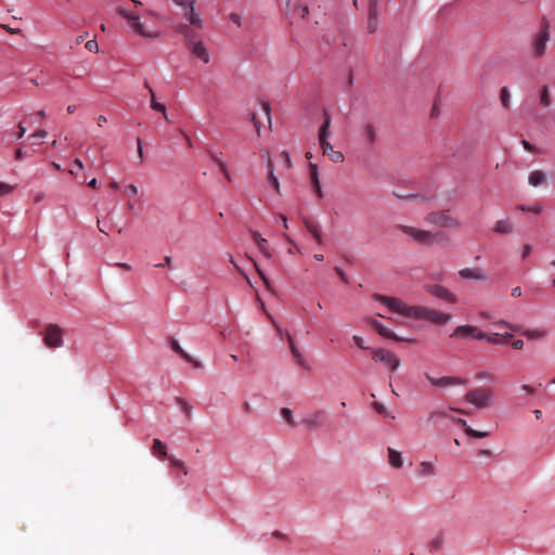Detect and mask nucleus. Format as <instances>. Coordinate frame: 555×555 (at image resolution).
Masks as SVG:
<instances>
[{
  "mask_svg": "<svg viewBox=\"0 0 555 555\" xmlns=\"http://www.w3.org/2000/svg\"><path fill=\"white\" fill-rule=\"evenodd\" d=\"M517 208L521 211H528V212H533V214H540L542 211V206H540V205H533V206L519 205Z\"/></svg>",
  "mask_w": 555,
  "mask_h": 555,
  "instance_id": "43",
  "label": "nucleus"
},
{
  "mask_svg": "<svg viewBox=\"0 0 555 555\" xmlns=\"http://www.w3.org/2000/svg\"><path fill=\"white\" fill-rule=\"evenodd\" d=\"M377 0H370V16L373 17L376 14Z\"/></svg>",
  "mask_w": 555,
  "mask_h": 555,
  "instance_id": "56",
  "label": "nucleus"
},
{
  "mask_svg": "<svg viewBox=\"0 0 555 555\" xmlns=\"http://www.w3.org/2000/svg\"><path fill=\"white\" fill-rule=\"evenodd\" d=\"M43 341L49 348H60L63 346V331L56 324H49L46 327Z\"/></svg>",
  "mask_w": 555,
  "mask_h": 555,
  "instance_id": "8",
  "label": "nucleus"
},
{
  "mask_svg": "<svg viewBox=\"0 0 555 555\" xmlns=\"http://www.w3.org/2000/svg\"><path fill=\"white\" fill-rule=\"evenodd\" d=\"M436 474L435 465L431 462H422L418 466V475L422 477L434 476Z\"/></svg>",
  "mask_w": 555,
  "mask_h": 555,
  "instance_id": "32",
  "label": "nucleus"
},
{
  "mask_svg": "<svg viewBox=\"0 0 555 555\" xmlns=\"http://www.w3.org/2000/svg\"><path fill=\"white\" fill-rule=\"evenodd\" d=\"M323 411H315L307 414L301 420V424L309 429H317L322 425Z\"/></svg>",
  "mask_w": 555,
  "mask_h": 555,
  "instance_id": "16",
  "label": "nucleus"
},
{
  "mask_svg": "<svg viewBox=\"0 0 555 555\" xmlns=\"http://www.w3.org/2000/svg\"><path fill=\"white\" fill-rule=\"evenodd\" d=\"M171 257L170 256H165L164 258V261L162 263H157L155 264L156 268H165V267H170L171 266Z\"/></svg>",
  "mask_w": 555,
  "mask_h": 555,
  "instance_id": "54",
  "label": "nucleus"
},
{
  "mask_svg": "<svg viewBox=\"0 0 555 555\" xmlns=\"http://www.w3.org/2000/svg\"><path fill=\"white\" fill-rule=\"evenodd\" d=\"M550 40V24L543 18L541 29L534 35L532 48L534 57H541L546 50V44Z\"/></svg>",
  "mask_w": 555,
  "mask_h": 555,
  "instance_id": "6",
  "label": "nucleus"
},
{
  "mask_svg": "<svg viewBox=\"0 0 555 555\" xmlns=\"http://www.w3.org/2000/svg\"><path fill=\"white\" fill-rule=\"evenodd\" d=\"M280 156H281V158H282V159H283V162H284V167H285L286 169H289V168L292 167V162H291V157H289L288 153L284 151V152H282V153L280 154Z\"/></svg>",
  "mask_w": 555,
  "mask_h": 555,
  "instance_id": "51",
  "label": "nucleus"
},
{
  "mask_svg": "<svg viewBox=\"0 0 555 555\" xmlns=\"http://www.w3.org/2000/svg\"><path fill=\"white\" fill-rule=\"evenodd\" d=\"M126 191L131 195V196H134L138 194V188L134 185V184H129L127 188H126Z\"/></svg>",
  "mask_w": 555,
  "mask_h": 555,
  "instance_id": "60",
  "label": "nucleus"
},
{
  "mask_svg": "<svg viewBox=\"0 0 555 555\" xmlns=\"http://www.w3.org/2000/svg\"><path fill=\"white\" fill-rule=\"evenodd\" d=\"M268 183L269 185L280 194V182L273 170V163L271 157L268 156Z\"/></svg>",
  "mask_w": 555,
  "mask_h": 555,
  "instance_id": "25",
  "label": "nucleus"
},
{
  "mask_svg": "<svg viewBox=\"0 0 555 555\" xmlns=\"http://www.w3.org/2000/svg\"><path fill=\"white\" fill-rule=\"evenodd\" d=\"M372 406L373 409L380 415H384V416H387L388 415V412H387V409L384 404H382L380 402H377V401H374L372 403Z\"/></svg>",
  "mask_w": 555,
  "mask_h": 555,
  "instance_id": "46",
  "label": "nucleus"
},
{
  "mask_svg": "<svg viewBox=\"0 0 555 555\" xmlns=\"http://www.w3.org/2000/svg\"><path fill=\"white\" fill-rule=\"evenodd\" d=\"M170 345H171L172 350L176 351L177 353H179L184 360H186L188 362H193V359L191 358V356L188 354L182 349V347L179 345V343L176 339H171Z\"/></svg>",
  "mask_w": 555,
  "mask_h": 555,
  "instance_id": "35",
  "label": "nucleus"
},
{
  "mask_svg": "<svg viewBox=\"0 0 555 555\" xmlns=\"http://www.w3.org/2000/svg\"><path fill=\"white\" fill-rule=\"evenodd\" d=\"M313 0H295L293 13L300 18H305L309 14V4Z\"/></svg>",
  "mask_w": 555,
  "mask_h": 555,
  "instance_id": "21",
  "label": "nucleus"
},
{
  "mask_svg": "<svg viewBox=\"0 0 555 555\" xmlns=\"http://www.w3.org/2000/svg\"><path fill=\"white\" fill-rule=\"evenodd\" d=\"M540 103L544 107H547L551 105V99L548 94V88L547 86H543L540 92Z\"/></svg>",
  "mask_w": 555,
  "mask_h": 555,
  "instance_id": "37",
  "label": "nucleus"
},
{
  "mask_svg": "<svg viewBox=\"0 0 555 555\" xmlns=\"http://www.w3.org/2000/svg\"><path fill=\"white\" fill-rule=\"evenodd\" d=\"M376 128L373 124H365L363 126V139L369 146H372L376 141Z\"/></svg>",
  "mask_w": 555,
  "mask_h": 555,
  "instance_id": "24",
  "label": "nucleus"
},
{
  "mask_svg": "<svg viewBox=\"0 0 555 555\" xmlns=\"http://www.w3.org/2000/svg\"><path fill=\"white\" fill-rule=\"evenodd\" d=\"M169 461L173 467L180 468L184 475H188L185 463L182 460H179L175 456H170Z\"/></svg>",
  "mask_w": 555,
  "mask_h": 555,
  "instance_id": "39",
  "label": "nucleus"
},
{
  "mask_svg": "<svg viewBox=\"0 0 555 555\" xmlns=\"http://www.w3.org/2000/svg\"><path fill=\"white\" fill-rule=\"evenodd\" d=\"M335 271L343 282L348 283V279L346 276L345 272L340 268L336 267Z\"/></svg>",
  "mask_w": 555,
  "mask_h": 555,
  "instance_id": "59",
  "label": "nucleus"
},
{
  "mask_svg": "<svg viewBox=\"0 0 555 555\" xmlns=\"http://www.w3.org/2000/svg\"><path fill=\"white\" fill-rule=\"evenodd\" d=\"M305 227H306L307 231L313 236V238L315 240V242L318 244L323 243L322 234L317 224H314L313 222H311L309 220H305Z\"/></svg>",
  "mask_w": 555,
  "mask_h": 555,
  "instance_id": "29",
  "label": "nucleus"
},
{
  "mask_svg": "<svg viewBox=\"0 0 555 555\" xmlns=\"http://www.w3.org/2000/svg\"><path fill=\"white\" fill-rule=\"evenodd\" d=\"M493 378H494V375L488 371H478L475 373L476 380L493 379Z\"/></svg>",
  "mask_w": 555,
  "mask_h": 555,
  "instance_id": "45",
  "label": "nucleus"
},
{
  "mask_svg": "<svg viewBox=\"0 0 555 555\" xmlns=\"http://www.w3.org/2000/svg\"><path fill=\"white\" fill-rule=\"evenodd\" d=\"M118 13L127 20L128 25L139 35L143 37H153V35L145 30L144 26L140 22V17L133 13L128 12L125 9H118Z\"/></svg>",
  "mask_w": 555,
  "mask_h": 555,
  "instance_id": "9",
  "label": "nucleus"
},
{
  "mask_svg": "<svg viewBox=\"0 0 555 555\" xmlns=\"http://www.w3.org/2000/svg\"><path fill=\"white\" fill-rule=\"evenodd\" d=\"M388 462L395 468H400L403 465L401 453L392 448H388Z\"/></svg>",
  "mask_w": 555,
  "mask_h": 555,
  "instance_id": "28",
  "label": "nucleus"
},
{
  "mask_svg": "<svg viewBox=\"0 0 555 555\" xmlns=\"http://www.w3.org/2000/svg\"><path fill=\"white\" fill-rule=\"evenodd\" d=\"M230 20L236 24L237 26H241L242 25V18L241 16L237 14V13H231L230 14Z\"/></svg>",
  "mask_w": 555,
  "mask_h": 555,
  "instance_id": "55",
  "label": "nucleus"
},
{
  "mask_svg": "<svg viewBox=\"0 0 555 555\" xmlns=\"http://www.w3.org/2000/svg\"><path fill=\"white\" fill-rule=\"evenodd\" d=\"M444 543V537L442 533H438L429 543V552H437L442 548Z\"/></svg>",
  "mask_w": 555,
  "mask_h": 555,
  "instance_id": "33",
  "label": "nucleus"
},
{
  "mask_svg": "<svg viewBox=\"0 0 555 555\" xmlns=\"http://www.w3.org/2000/svg\"><path fill=\"white\" fill-rule=\"evenodd\" d=\"M398 229L405 235L420 244L431 245L438 241V234L431 231L418 229L415 227L400 224Z\"/></svg>",
  "mask_w": 555,
  "mask_h": 555,
  "instance_id": "4",
  "label": "nucleus"
},
{
  "mask_svg": "<svg viewBox=\"0 0 555 555\" xmlns=\"http://www.w3.org/2000/svg\"><path fill=\"white\" fill-rule=\"evenodd\" d=\"M283 236H284V238H285L288 243H291V244L293 245V247H292V248H289V249L287 250V253H288L289 255H293V254H295V253H300V248L297 246V244L294 242V240H293L289 235L284 234Z\"/></svg>",
  "mask_w": 555,
  "mask_h": 555,
  "instance_id": "47",
  "label": "nucleus"
},
{
  "mask_svg": "<svg viewBox=\"0 0 555 555\" xmlns=\"http://www.w3.org/2000/svg\"><path fill=\"white\" fill-rule=\"evenodd\" d=\"M530 253H531V246L529 244L524 245L521 258L526 259L530 255Z\"/></svg>",
  "mask_w": 555,
  "mask_h": 555,
  "instance_id": "57",
  "label": "nucleus"
},
{
  "mask_svg": "<svg viewBox=\"0 0 555 555\" xmlns=\"http://www.w3.org/2000/svg\"><path fill=\"white\" fill-rule=\"evenodd\" d=\"M443 418H452V417L444 411L436 410L429 414L428 421L436 423Z\"/></svg>",
  "mask_w": 555,
  "mask_h": 555,
  "instance_id": "36",
  "label": "nucleus"
},
{
  "mask_svg": "<svg viewBox=\"0 0 555 555\" xmlns=\"http://www.w3.org/2000/svg\"><path fill=\"white\" fill-rule=\"evenodd\" d=\"M450 337H473L475 339L482 340L485 337V332L480 331L478 327L473 325H460L455 327Z\"/></svg>",
  "mask_w": 555,
  "mask_h": 555,
  "instance_id": "11",
  "label": "nucleus"
},
{
  "mask_svg": "<svg viewBox=\"0 0 555 555\" xmlns=\"http://www.w3.org/2000/svg\"><path fill=\"white\" fill-rule=\"evenodd\" d=\"M352 340L354 341V344H356L359 348H361V349H363V350L369 349L366 346H364V341H363V338H362V337H360V336H358V335H354V336L352 337Z\"/></svg>",
  "mask_w": 555,
  "mask_h": 555,
  "instance_id": "53",
  "label": "nucleus"
},
{
  "mask_svg": "<svg viewBox=\"0 0 555 555\" xmlns=\"http://www.w3.org/2000/svg\"><path fill=\"white\" fill-rule=\"evenodd\" d=\"M144 87L149 89L151 93V108L153 111L162 113L164 115V118L168 120V116L166 114V106L163 103L157 102L155 93L147 82H145Z\"/></svg>",
  "mask_w": 555,
  "mask_h": 555,
  "instance_id": "26",
  "label": "nucleus"
},
{
  "mask_svg": "<svg viewBox=\"0 0 555 555\" xmlns=\"http://www.w3.org/2000/svg\"><path fill=\"white\" fill-rule=\"evenodd\" d=\"M177 404L181 408V410L185 413L188 417L191 416L192 406L182 398H176Z\"/></svg>",
  "mask_w": 555,
  "mask_h": 555,
  "instance_id": "38",
  "label": "nucleus"
},
{
  "mask_svg": "<svg viewBox=\"0 0 555 555\" xmlns=\"http://www.w3.org/2000/svg\"><path fill=\"white\" fill-rule=\"evenodd\" d=\"M521 335L530 340H540L548 335L547 330L544 328H522L520 327Z\"/></svg>",
  "mask_w": 555,
  "mask_h": 555,
  "instance_id": "19",
  "label": "nucleus"
},
{
  "mask_svg": "<svg viewBox=\"0 0 555 555\" xmlns=\"http://www.w3.org/2000/svg\"><path fill=\"white\" fill-rule=\"evenodd\" d=\"M324 155H326L333 163L344 162V154L339 151H334L330 142L320 145Z\"/></svg>",
  "mask_w": 555,
  "mask_h": 555,
  "instance_id": "20",
  "label": "nucleus"
},
{
  "mask_svg": "<svg viewBox=\"0 0 555 555\" xmlns=\"http://www.w3.org/2000/svg\"><path fill=\"white\" fill-rule=\"evenodd\" d=\"M251 237H253V241L254 243L256 244V246L258 247V249L261 251V254L267 257V258H271L272 257V254L269 249V245H268V242L266 238H263L259 232L257 231H251Z\"/></svg>",
  "mask_w": 555,
  "mask_h": 555,
  "instance_id": "18",
  "label": "nucleus"
},
{
  "mask_svg": "<svg viewBox=\"0 0 555 555\" xmlns=\"http://www.w3.org/2000/svg\"><path fill=\"white\" fill-rule=\"evenodd\" d=\"M242 410L245 414H250L251 413V405L248 401H244L243 404H242Z\"/></svg>",
  "mask_w": 555,
  "mask_h": 555,
  "instance_id": "63",
  "label": "nucleus"
},
{
  "mask_svg": "<svg viewBox=\"0 0 555 555\" xmlns=\"http://www.w3.org/2000/svg\"><path fill=\"white\" fill-rule=\"evenodd\" d=\"M500 99L504 107L509 106V91L506 87H503L500 92Z\"/></svg>",
  "mask_w": 555,
  "mask_h": 555,
  "instance_id": "42",
  "label": "nucleus"
},
{
  "mask_svg": "<svg viewBox=\"0 0 555 555\" xmlns=\"http://www.w3.org/2000/svg\"><path fill=\"white\" fill-rule=\"evenodd\" d=\"M221 153L217 154V153H214V152H209V157L210 159L217 165L221 159L220 157Z\"/></svg>",
  "mask_w": 555,
  "mask_h": 555,
  "instance_id": "62",
  "label": "nucleus"
},
{
  "mask_svg": "<svg viewBox=\"0 0 555 555\" xmlns=\"http://www.w3.org/2000/svg\"><path fill=\"white\" fill-rule=\"evenodd\" d=\"M465 434L472 438H485L489 435L487 431H479V430L473 429L472 427H466Z\"/></svg>",
  "mask_w": 555,
  "mask_h": 555,
  "instance_id": "40",
  "label": "nucleus"
},
{
  "mask_svg": "<svg viewBox=\"0 0 555 555\" xmlns=\"http://www.w3.org/2000/svg\"><path fill=\"white\" fill-rule=\"evenodd\" d=\"M275 330L280 336L284 334L283 330L279 325H275ZM285 337L287 339L289 350L292 352L294 360L297 362L298 365L305 367L306 359L300 352L299 348L296 346L293 336L288 332H285Z\"/></svg>",
  "mask_w": 555,
  "mask_h": 555,
  "instance_id": "12",
  "label": "nucleus"
},
{
  "mask_svg": "<svg viewBox=\"0 0 555 555\" xmlns=\"http://www.w3.org/2000/svg\"><path fill=\"white\" fill-rule=\"evenodd\" d=\"M425 288H426L427 293H429L430 295H433L437 298H440V299L446 300L451 304L457 302L456 295H454L448 288H446L441 285L433 284V285H427Z\"/></svg>",
  "mask_w": 555,
  "mask_h": 555,
  "instance_id": "13",
  "label": "nucleus"
},
{
  "mask_svg": "<svg viewBox=\"0 0 555 555\" xmlns=\"http://www.w3.org/2000/svg\"><path fill=\"white\" fill-rule=\"evenodd\" d=\"M309 172H310V180L313 190L315 191L317 195L321 198L323 197L322 189L319 181V175H318V167L315 164L309 165Z\"/></svg>",
  "mask_w": 555,
  "mask_h": 555,
  "instance_id": "23",
  "label": "nucleus"
},
{
  "mask_svg": "<svg viewBox=\"0 0 555 555\" xmlns=\"http://www.w3.org/2000/svg\"><path fill=\"white\" fill-rule=\"evenodd\" d=\"M367 322L370 325L383 337L395 340V341H411L412 339H406L399 337L392 331L384 326L380 322L374 319H369Z\"/></svg>",
  "mask_w": 555,
  "mask_h": 555,
  "instance_id": "14",
  "label": "nucleus"
},
{
  "mask_svg": "<svg viewBox=\"0 0 555 555\" xmlns=\"http://www.w3.org/2000/svg\"><path fill=\"white\" fill-rule=\"evenodd\" d=\"M493 231L498 234H511L513 232V224L508 219H501L494 223Z\"/></svg>",
  "mask_w": 555,
  "mask_h": 555,
  "instance_id": "27",
  "label": "nucleus"
},
{
  "mask_svg": "<svg viewBox=\"0 0 555 555\" xmlns=\"http://www.w3.org/2000/svg\"><path fill=\"white\" fill-rule=\"evenodd\" d=\"M86 49L90 52H98L99 51V44L95 39L88 40L85 44Z\"/></svg>",
  "mask_w": 555,
  "mask_h": 555,
  "instance_id": "50",
  "label": "nucleus"
},
{
  "mask_svg": "<svg viewBox=\"0 0 555 555\" xmlns=\"http://www.w3.org/2000/svg\"><path fill=\"white\" fill-rule=\"evenodd\" d=\"M262 109L268 118L269 124H271V117H270V105L267 102L262 103Z\"/></svg>",
  "mask_w": 555,
  "mask_h": 555,
  "instance_id": "58",
  "label": "nucleus"
},
{
  "mask_svg": "<svg viewBox=\"0 0 555 555\" xmlns=\"http://www.w3.org/2000/svg\"><path fill=\"white\" fill-rule=\"evenodd\" d=\"M330 125H331L330 116H328V114H325L324 122L321 126L320 131H319V143H320V145L323 144V143L328 142L327 141V137H328Z\"/></svg>",
  "mask_w": 555,
  "mask_h": 555,
  "instance_id": "30",
  "label": "nucleus"
},
{
  "mask_svg": "<svg viewBox=\"0 0 555 555\" xmlns=\"http://www.w3.org/2000/svg\"><path fill=\"white\" fill-rule=\"evenodd\" d=\"M281 415L282 417L286 421V423L291 426H295V422H294V418H293V414H292V411L291 409L288 408H283L281 410Z\"/></svg>",
  "mask_w": 555,
  "mask_h": 555,
  "instance_id": "41",
  "label": "nucleus"
},
{
  "mask_svg": "<svg viewBox=\"0 0 555 555\" xmlns=\"http://www.w3.org/2000/svg\"><path fill=\"white\" fill-rule=\"evenodd\" d=\"M512 347L516 350H521L524 348V341L521 339H516L512 343Z\"/></svg>",
  "mask_w": 555,
  "mask_h": 555,
  "instance_id": "61",
  "label": "nucleus"
},
{
  "mask_svg": "<svg viewBox=\"0 0 555 555\" xmlns=\"http://www.w3.org/2000/svg\"><path fill=\"white\" fill-rule=\"evenodd\" d=\"M498 326L500 327H505V328H509L512 331H516V332H519L520 331V327L521 326H517V325H514L507 321H504V320H501L496 323Z\"/></svg>",
  "mask_w": 555,
  "mask_h": 555,
  "instance_id": "49",
  "label": "nucleus"
},
{
  "mask_svg": "<svg viewBox=\"0 0 555 555\" xmlns=\"http://www.w3.org/2000/svg\"><path fill=\"white\" fill-rule=\"evenodd\" d=\"M374 299L384 304L395 313L416 319L426 320L434 324L442 325L451 320V314L422 306H408L401 299L375 294Z\"/></svg>",
  "mask_w": 555,
  "mask_h": 555,
  "instance_id": "1",
  "label": "nucleus"
},
{
  "mask_svg": "<svg viewBox=\"0 0 555 555\" xmlns=\"http://www.w3.org/2000/svg\"><path fill=\"white\" fill-rule=\"evenodd\" d=\"M183 11V17L190 23V27L194 26L196 28L203 27V21L201 18V15L195 12V4H192L191 7H184L182 9Z\"/></svg>",
  "mask_w": 555,
  "mask_h": 555,
  "instance_id": "15",
  "label": "nucleus"
},
{
  "mask_svg": "<svg viewBox=\"0 0 555 555\" xmlns=\"http://www.w3.org/2000/svg\"><path fill=\"white\" fill-rule=\"evenodd\" d=\"M465 400L476 409L483 410L494 405L496 401L495 390L492 387L480 386L468 390Z\"/></svg>",
  "mask_w": 555,
  "mask_h": 555,
  "instance_id": "3",
  "label": "nucleus"
},
{
  "mask_svg": "<svg viewBox=\"0 0 555 555\" xmlns=\"http://www.w3.org/2000/svg\"><path fill=\"white\" fill-rule=\"evenodd\" d=\"M153 452L158 453L163 459L167 456L166 446L157 438L153 440Z\"/></svg>",
  "mask_w": 555,
  "mask_h": 555,
  "instance_id": "34",
  "label": "nucleus"
},
{
  "mask_svg": "<svg viewBox=\"0 0 555 555\" xmlns=\"http://www.w3.org/2000/svg\"><path fill=\"white\" fill-rule=\"evenodd\" d=\"M425 221L439 228H460L457 219L448 215V210L431 211L426 215Z\"/></svg>",
  "mask_w": 555,
  "mask_h": 555,
  "instance_id": "5",
  "label": "nucleus"
},
{
  "mask_svg": "<svg viewBox=\"0 0 555 555\" xmlns=\"http://www.w3.org/2000/svg\"><path fill=\"white\" fill-rule=\"evenodd\" d=\"M426 378L430 383V385L436 386V387H452V386H460V385L468 384L467 379L456 377V376H442L439 378H435V377L426 374Z\"/></svg>",
  "mask_w": 555,
  "mask_h": 555,
  "instance_id": "10",
  "label": "nucleus"
},
{
  "mask_svg": "<svg viewBox=\"0 0 555 555\" xmlns=\"http://www.w3.org/2000/svg\"><path fill=\"white\" fill-rule=\"evenodd\" d=\"M176 30L183 35L185 43L192 54L203 63L208 64L210 61L208 48L203 40L196 38L195 33L190 28V26L188 24H180L177 26Z\"/></svg>",
  "mask_w": 555,
  "mask_h": 555,
  "instance_id": "2",
  "label": "nucleus"
},
{
  "mask_svg": "<svg viewBox=\"0 0 555 555\" xmlns=\"http://www.w3.org/2000/svg\"><path fill=\"white\" fill-rule=\"evenodd\" d=\"M12 190L11 185L0 181V196L9 194Z\"/></svg>",
  "mask_w": 555,
  "mask_h": 555,
  "instance_id": "52",
  "label": "nucleus"
},
{
  "mask_svg": "<svg viewBox=\"0 0 555 555\" xmlns=\"http://www.w3.org/2000/svg\"><path fill=\"white\" fill-rule=\"evenodd\" d=\"M372 359L384 363L392 372L397 371L401 363L393 352L383 348L372 349Z\"/></svg>",
  "mask_w": 555,
  "mask_h": 555,
  "instance_id": "7",
  "label": "nucleus"
},
{
  "mask_svg": "<svg viewBox=\"0 0 555 555\" xmlns=\"http://www.w3.org/2000/svg\"><path fill=\"white\" fill-rule=\"evenodd\" d=\"M511 338H512V334H509V333H504V334H499V333L487 334V333H485V337L482 340H486L489 344H493V345H501V344L508 341Z\"/></svg>",
  "mask_w": 555,
  "mask_h": 555,
  "instance_id": "22",
  "label": "nucleus"
},
{
  "mask_svg": "<svg viewBox=\"0 0 555 555\" xmlns=\"http://www.w3.org/2000/svg\"><path fill=\"white\" fill-rule=\"evenodd\" d=\"M459 275L465 280L483 281L486 274L480 268H465L459 271Z\"/></svg>",
  "mask_w": 555,
  "mask_h": 555,
  "instance_id": "17",
  "label": "nucleus"
},
{
  "mask_svg": "<svg viewBox=\"0 0 555 555\" xmlns=\"http://www.w3.org/2000/svg\"><path fill=\"white\" fill-rule=\"evenodd\" d=\"M17 128H18V131L16 133V138L21 139L24 137V134L26 132V128L22 124H18Z\"/></svg>",
  "mask_w": 555,
  "mask_h": 555,
  "instance_id": "64",
  "label": "nucleus"
},
{
  "mask_svg": "<svg viewBox=\"0 0 555 555\" xmlns=\"http://www.w3.org/2000/svg\"><path fill=\"white\" fill-rule=\"evenodd\" d=\"M519 389L524 392L525 396H533L537 391L533 386L528 384H522Z\"/></svg>",
  "mask_w": 555,
  "mask_h": 555,
  "instance_id": "48",
  "label": "nucleus"
},
{
  "mask_svg": "<svg viewBox=\"0 0 555 555\" xmlns=\"http://www.w3.org/2000/svg\"><path fill=\"white\" fill-rule=\"evenodd\" d=\"M545 181V173L542 170H534L529 175L528 182L532 186H539Z\"/></svg>",
  "mask_w": 555,
  "mask_h": 555,
  "instance_id": "31",
  "label": "nucleus"
},
{
  "mask_svg": "<svg viewBox=\"0 0 555 555\" xmlns=\"http://www.w3.org/2000/svg\"><path fill=\"white\" fill-rule=\"evenodd\" d=\"M396 196L398 198H401V199H417V201H421V202H427V201L431 199V197H426V196L416 195V194H410V195H398V194H396Z\"/></svg>",
  "mask_w": 555,
  "mask_h": 555,
  "instance_id": "44",
  "label": "nucleus"
}]
</instances>
